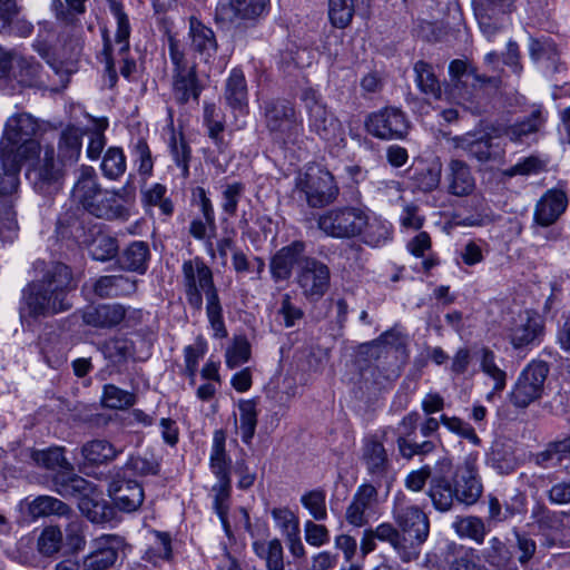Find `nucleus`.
<instances>
[{
	"label": "nucleus",
	"mask_w": 570,
	"mask_h": 570,
	"mask_svg": "<svg viewBox=\"0 0 570 570\" xmlns=\"http://www.w3.org/2000/svg\"><path fill=\"white\" fill-rule=\"evenodd\" d=\"M73 288L70 268L62 263L52 264L41 281L31 282L23 289L19 308L21 321L49 317L70 309L72 304L68 295Z\"/></svg>",
	"instance_id": "nucleus-1"
},
{
	"label": "nucleus",
	"mask_w": 570,
	"mask_h": 570,
	"mask_svg": "<svg viewBox=\"0 0 570 570\" xmlns=\"http://www.w3.org/2000/svg\"><path fill=\"white\" fill-rule=\"evenodd\" d=\"M31 459L39 466L48 470L61 469L53 478L55 490L63 498L79 500V509L92 522H101L105 518V504L98 500L100 493L96 485L73 473V468L66 460L62 448L35 450Z\"/></svg>",
	"instance_id": "nucleus-2"
},
{
	"label": "nucleus",
	"mask_w": 570,
	"mask_h": 570,
	"mask_svg": "<svg viewBox=\"0 0 570 570\" xmlns=\"http://www.w3.org/2000/svg\"><path fill=\"white\" fill-rule=\"evenodd\" d=\"M39 130L38 120L28 112H17L10 116L0 140V159L3 166L12 171L7 175L10 191L17 187L16 173L22 161L38 156L40 145L36 140Z\"/></svg>",
	"instance_id": "nucleus-3"
},
{
	"label": "nucleus",
	"mask_w": 570,
	"mask_h": 570,
	"mask_svg": "<svg viewBox=\"0 0 570 570\" xmlns=\"http://www.w3.org/2000/svg\"><path fill=\"white\" fill-rule=\"evenodd\" d=\"M183 285L186 299L191 308L200 312L203 308V296L206 299V315L214 336L224 338L227 336L223 317L218 291L214 284L213 272L202 258L185 261L181 267Z\"/></svg>",
	"instance_id": "nucleus-4"
},
{
	"label": "nucleus",
	"mask_w": 570,
	"mask_h": 570,
	"mask_svg": "<svg viewBox=\"0 0 570 570\" xmlns=\"http://www.w3.org/2000/svg\"><path fill=\"white\" fill-rule=\"evenodd\" d=\"M71 190L73 202L80 204L91 215L106 219L126 220L129 210L119 202L116 191L101 188L96 170L81 165Z\"/></svg>",
	"instance_id": "nucleus-5"
},
{
	"label": "nucleus",
	"mask_w": 570,
	"mask_h": 570,
	"mask_svg": "<svg viewBox=\"0 0 570 570\" xmlns=\"http://www.w3.org/2000/svg\"><path fill=\"white\" fill-rule=\"evenodd\" d=\"M392 514L396 524L392 549L403 562L417 559L430 533L428 515L417 505L403 502H395Z\"/></svg>",
	"instance_id": "nucleus-6"
},
{
	"label": "nucleus",
	"mask_w": 570,
	"mask_h": 570,
	"mask_svg": "<svg viewBox=\"0 0 570 570\" xmlns=\"http://www.w3.org/2000/svg\"><path fill=\"white\" fill-rule=\"evenodd\" d=\"M301 99L307 114V126L311 132L330 147L341 148L346 142L345 130L338 118L327 109L318 91L313 88L303 90Z\"/></svg>",
	"instance_id": "nucleus-7"
},
{
	"label": "nucleus",
	"mask_w": 570,
	"mask_h": 570,
	"mask_svg": "<svg viewBox=\"0 0 570 570\" xmlns=\"http://www.w3.org/2000/svg\"><path fill=\"white\" fill-rule=\"evenodd\" d=\"M226 434L223 430H216L213 434V444L209 456V468L217 478V482L212 487L213 507L220 519V522L228 532L229 524L227 514L229 510L230 498V460L225 450Z\"/></svg>",
	"instance_id": "nucleus-8"
},
{
	"label": "nucleus",
	"mask_w": 570,
	"mask_h": 570,
	"mask_svg": "<svg viewBox=\"0 0 570 570\" xmlns=\"http://www.w3.org/2000/svg\"><path fill=\"white\" fill-rule=\"evenodd\" d=\"M295 191L307 205L320 208L333 203L338 195L334 176L318 165H312L295 179Z\"/></svg>",
	"instance_id": "nucleus-9"
},
{
	"label": "nucleus",
	"mask_w": 570,
	"mask_h": 570,
	"mask_svg": "<svg viewBox=\"0 0 570 570\" xmlns=\"http://www.w3.org/2000/svg\"><path fill=\"white\" fill-rule=\"evenodd\" d=\"M266 128L273 138L284 145L296 144L302 136L303 126L294 106L286 100H268L264 102Z\"/></svg>",
	"instance_id": "nucleus-10"
},
{
	"label": "nucleus",
	"mask_w": 570,
	"mask_h": 570,
	"mask_svg": "<svg viewBox=\"0 0 570 570\" xmlns=\"http://www.w3.org/2000/svg\"><path fill=\"white\" fill-rule=\"evenodd\" d=\"M168 50L171 63L174 65L173 89L175 98L185 104L190 99L198 100L200 86L196 75V66L189 62L179 41L168 38Z\"/></svg>",
	"instance_id": "nucleus-11"
},
{
	"label": "nucleus",
	"mask_w": 570,
	"mask_h": 570,
	"mask_svg": "<svg viewBox=\"0 0 570 570\" xmlns=\"http://www.w3.org/2000/svg\"><path fill=\"white\" fill-rule=\"evenodd\" d=\"M366 223V210L350 206L326 210L317 219L318 228L327 236L334 238H353L358 236Z\"/></svg>",
	"instance_id": "nucleus-12"
},
{
	"label": "nucleus",
	"mask_w": 570,
	"mask_h": 570,
	"mask_svg": "<svg viewBox=\"0 0 570 570\" xmlns=\"http://www.w3.org/2000/svg\"><path fill=\"white\" fill-rule=\"evenodd\" d=\"M548 373L549 366L546 362H531L520 374L510 394L512 404L518 407H527L540 399Z\"/></svg>",
	"instance_id": "nucleus-13"
},
{
	"label": "nucleus",
	"mask_w": 570,
	"mask_h": 570,
	"mask_svg": "<svg viewBox=\"0 0 570 570\" xmlns=\"http://www.w3.org/2000/svg\"><path fill=\"white\" fill-rule=\"evenodd\" d=\"M126 541L118 534H101L89 543V551L81 559V570H108L115 566Z\"/></svg>",
	"instance_id": "nucleus-14"
},
{
	"label": "nucleus",
	"mask_w": 570,
	"mask_h": 570,
	"mask_svg": "<svg viewBox=\"0 0 570 570\" xmlns=\"http://www.w3.org/2000/svg\"><path fill=\"white\" fill-rule=\"evenodd\" d=\"M331 272L326 264L305 257L298 269L296 282L303 296L309 302L320 301L330 288Z\"/></svg>",
	"instance_id": "nucleus-15"
},
{
	"label": "nucleus",
	"mask_w": 570,
	"mask_h": 570,
	"mask_svg": "<svg viewBox=\"0 0 570 570\" xmlns=\"http://www.w3.org/2000/svg\"><path fill=\"white\" fill-rule=\"evenodd\" d=\"M140 309H127L121 304H100L83 311L82 321L86 325L97 328H112L126 322L127 326H134L141 321Z\"/></svg>",
	"instance_id": "nucleus-16"
},
{
	"label": "nucleus",
	"mask_w": 570,
	"mask_h": 570,
	"mask_svg": "<svg viewBox=\"0 0 570 570\" xmlns=\"http://www.w3.org/2000/svg\"><path fill=\"white\" fill-rule=\"evenodd\" d=\"M366 130L376 138L403 139L409 131L405 115L397 108H384L371 114L365 121Z\"/></svg>",
	"instance_id": "nucleus-17"
},
{
	"label": "nucleus",
	"mask_w": 570,
	"mask_h": 570,
	"mask_svg": "<svg viewBox=\"0 0 570 570\" xmlns=\"http://www.w3.org/2000/svg\"><path fill=\"white\" fill-rule=\"evenodd\" d=\"M379 505L377 488L371 483L361 484L345 510V520L357 528L366 525L376 514Z\"/></svg>",
	"instance_id": "nucleus-18"
},
{
	"label": "nucleus",
	"mask_w": 570,
	"mask_h": 570,
	"mask_svg": "<svg viewBox=\"0 0 570 570\" xmlns=\"http://www.w3.org/2000/svg\"><path fill=\"white\" fill-rule=\"evenodd\" d=\"M452 463L449 459L438 461L430 482L429 497L433 505L441 512L451 510L454 501H458L455 488L452 487Z\"/></svg>",
	"instance_id": "nucleus-19"
},
{
	"label": "nucleus",
	"mask_w": 570,
	"mask_h": 570,
	"mask_svg": "<svg viewBox=\"0 0 570 570\" xmlns=\"http://www.w3.org/2000/svg\"><path fill=\"white\" fill-rule=\"evenodd\" d=\"M420 414L415 411L406 414L400 422V435L396 439L399 452L402 458L411 460L415 455H426L434 451L435 444L430 440L417 442L415 431Z\"/></svg>",
	"instance_id": "nucleus-20"
},
{
	"label": "nucleus",
	"mask_w": 570,
	"mask_h": 570,
	"mask_svg": "<svg viewBox=\"0 0 570 570\" xmlns=\"http://www.w3.org/2000/svg\"><path fill=\"white\" fill-rule=\"evenodd\" d=\"M474 13L482 33L491 39L503 26L504 17L510 12L508 0H473Z\"/></svg>",
	"instance_id": "nucleus-21"
},
{
	"label": "nucleus",
	"mask_w": 570,
	"mask_h": 570,
	"mask_svg": "<svg viewBox=\"0 0 570 570\" xmlns=\"http://www.w3.org/2000/svg\"><path fill=\"white\" fill-rule=\"evenodd\" d=\"M306 245L302 240H294L278 249L271 259L269 268L275 281L288 279L295 265L303 263Z\"/></svg>",
	"instance_id": "nucleus-22"
},
{
	"label": "nucleus",
	"mask_w": 570,
	"mask_h": 570,
	"mask_svg": "<svg viewBox=\"0 0 570 570\" xmlns=\"http://www.w3.org/2000/svg\"><path fill=\"white\" fill-rule=\"evenodd\" d=\"M446 191L455 197H466L476 188L475 177L468 164L452 159L445 170Z\"/></svg>",
	"instance_id": "nucleus-23"
},
{
	"label": "nucleus",
	"mask_w": 570,
	"mask_h": 570,
	"mask_svg": "<svg viewBox=\"0 0 570 570\" xmlns=\"http://www.w3.org/2000/svg\"><path fill=\"white\" fill-rule=\"evenodd\" d=\"M455 492L458 502L472 505L481 498L483 487L478 475L475 465L466 461L455 473Z\"/></svg>",
	"instance_id": "nucleus-24"
},
{
	"label": "nucleus",
	"mask_w": 570,
	"mask_h": 570,
	"mask_svg": "<svg viewBox=\"0 0 570 570\" xmlns=\"http://www.w3.org/2000/svg\"><path fill=\"white\" fill-rule=\"evenodd\" d=\"M114 504L121 511H136L144 501V490L134 480L115 479L108 488Z\"/></svg>",
	"instance_id": "nucleus-25"
},
{
	"label": "nucleus",
	"mask_w": 570,
	"mask_h": 570,
	"mask_svg": "<svg viewBox=\"0 0 570 570\" xmlns=\"http://www.w3.org/2000/svg\"><path fill=\"white\" fill-rule=\"evenodd\" d=\"M188 39L190 49L204 61H209L216 55L218 45L214 31L196 17L189 18Z\"/></svg>",
	"instance_id": "nucleus-26"
},
{
	"label": "nucleus",
	"mask_w": 570,
	"mask_h": 570,
	"mask_svg": "<svg viewBox=\"0 0 570 570\" xmlns=\"http://www.w3.org/2000/svg\"><path fill=\"white\" fill-rule=\"evenodd\" d=\"M453 147L463 150L480 163L489 161L494 154L492 137L489 134L466 132L451 139Z\"/></svg>",
	"instance_id": "nucleus-27"
},
{
	"label": "nucleus",
	"mask_w": 570,
	"mask_h": 570,
	"mask_svg": "<svg viewBox=\"0 0 570 570\" xmlns=\"http://www.w3.org/2000/svg\"><path fill=\"white\" fill-rule=\"evenodd\" d=\"M566 194L560 190H549L537 203L534 220L540 226H550L566 210Z\"/></svg>",
	"instance_id": "nucleus-28"
},
{
	"label": "nucleus",
	"mask_w": 570,
	"mask_h": 570,
	"mask_svg": "<svg viewBox=\"0 0 570 570\" xmlns=\"http://www.w3.org/2000/svg\"><path fill=\"white\" fill-rule=\"evenodd\" d=\"M362 461L373 479H382L390 468V460L382 442L375 438L364 440Z\"/></svg>",
	"instance_id": "nucleus-29"
},
{
	"label": "nucleus",
	"mask_w": 570,
	"mask_h": 570,
	"mask_svg": "<svg viewBox=\"0 0 570 570\" xmlns=\"http://www.w3.org/2000/svg\"><path fill=\"white\" fill-rule=\"evenodd\" d=\"M543 323L538 314L525 312L510 333V342L514 348H521L534 343L542 334Z\"/></svg>",
	"instance_id": "nucleus-30"
},
{
	"label": "nucleus",
	"mask_w": 570,
	"mask_h": 570,
	"mask_svg": "<svg viewBox=\"0 0 570 570\" xmlns=\"http://www.w3.org/2000/svg\"><path fill=\"white\" fill-rule=\"evenodd\" d=\"M60 161L55 160L53 149H47L40 166L36 169V185L43 193L58 190L63 178V170Z\"/></svg>",
	"instance_id": "nucleus-31"
},
{
	"label": "nucleus",
	"mask_w": 570,
	"mask_h": 570,
	"mask_svg": "<svg viewBox=\"0 0 570 570\" xmlns=\"http://www.w3.org/2000/svg\"><path fill=\"white\" fill-rule=\"evenodd\" d=\"M137 289L136 279L125 275H107L99 277L94 286L99 297H117L131 295Z\"/></svg>",
	"instance_id": "nucleus-32"
},
{
	"label": "nucleus",
	"mask_w": 570,
	"mask_h": 570,
	"mask_svg": "<svg viewBox=\"0 0 570 570\" xmlns=\"http://www.w3.org/2000/svg\"><path fill=\"white\" fill-rule=\"evenodd\" d=\"M530 518L540 530L558 534L566 528V520L570 519V513L551 511L538 502L532 507Z\"/></svg>",
	"instance_id": "nucleus-33"
},
{
	"label": "nucleus",
	"mask_w": 570,
	"mask_h": 570,
	"mask_svg": "<svg viewBox=\"0 0 570 570\" xmlns=\"http://www.w3.org/2000/svg\"><path fill=\"white\" fill-rule=\"evenodd\" d=\"M569 452L570 439H563L549 443L544 450L534 454L532 460L541 469L563 466L567 470L568 465H563V462L568 461Z\"/></svg>",
	"instance_id": "nucleus-34"
},
{
	"label": "nucleus",
	"mask_w": 570,
	"mask_h": 570,
	"mask_svg": "<svg viewBox=\"0 0 570 570\" xmlns=\"http://www.w3.org/2000/svg\"><path fill=\"white\" fill-rule=\"evenodd\" d=\"M149 247L141 240L128 245L118 258L119 266L125 271L144 274L148 267Z\"/></svg>",
	"instance_id": "nucleus-35"
},
{
	"label": "nucleus",
	"mask_w": 570,
	"mask_h": 570,
	"mask_svg": "<svg viewBox=\"0 0 570 570\" xmlns=\"http://www.w3.org/2000/svg\"><path fill=\"white\" fill-rule=\"evenodd\" d=\"M366 225L361 233L363 242L372 247H380L392 239V225L366 210Z\"/></svg>",
	"instance_id": "nucleus-36"
},
{
	"label": "nucleus",
	"mask_w": 570,
	"mask_h": 570,
	"mask_svg": "<svg viewBox=\"0 0 570 570\" xmlns=\"http://www.w3.org/2000/svg\"><path fill=\"white\" fill-rule=\"evenodd\" d=\"M121 453L107 440L96 439L88 441L81 448L83 460L91 465L106 464L111 462Z\"/></svg>",
	"instance_id": "nucleus-37"
},
{
	"label": "nucleus",
	"mask_w": 570,
	"mask_h": 570,
	"mask_svg": "<svg viewBox=\"0 0 570 570\" xmlns=\"http://www.w3.org/2000/svg\"><path fill=\"white\" fill-rule=\"evenodd\" d=\"M82 132L75 127H69L61 132L58 144V157L61 165L75 164L81 154Z\"/></svg>",
	"instance_id": "nucleus-38"
},
{
	"label": "nucleus",
	"mask_w": 570,
	"mask_h": 570,
	"mask_svg": "<svg viewBox=\"0 0 570 570\" xmlns=\"http://www.w3.org/2000/svg\"><path fill=\"white\" fill-rule=\"evenodd\" d=\"M474 356L480 363L481 371L494 382L492 393L504 390L507 373L499 366L494 352L488 347H481L475 351Z\"/></svg>",
	"instance_id": "nucleus-39"
},
{
	"label": "nucleus",
	"mask_w": 570,
	"mask_h": 570,
	"mask_svg": "<svg viewBox=\"0 0 570 570\" xmlns=\"http://www.w3.org/2000/svg\"><path fill=\"white\" fill-rule=\"evenodd\" d=\"M39 73L40 65L38 62L17 55L8 77L16 79L23 87H33L40 83Z\"/></svg>",
	"instance_id": "nucleus-40"
},
{
	"label": "nucleus",
	"mask_w": 570,
	"mask_h": 570,
	"mask_svg": "<svg viewBox=\"0 0 570 570\" xmlns=\"http://www.w3.org/2000/svg\"><path fill=\"white\" fill-rule=\"evenodd\" d=\"M415 83L426 97L438 100L442 96L440 82L430 63L419 60L414 65Z\"/></svg>",
	"instance_id": "nucleus-41"
},
{
	"label": "nucleus",
	"mask_w": 570,
	"mask_h": 570,
	"mask_svg": "<svg viewBox=\"0 0 570 570\" xmlns=\"http://www.w3.org/2000/svg\"><path fill=\"white\" fill-rule=\"evenodd\" d=\"M225 98L234 109L242 110L247 106V86L240 70H232L226 81Z\"/></svg>",
	"instance_id": "nucleus-42"
},
{
	"label": "nucleus",
	"mask_w": 570,
	"mask_h": 570,
	"mask_svg": "<svg viewBox=\"0 0 570 570\" xmlns=\"http://www.w3.org/2000/svg\"><path fill=\"white\" fill-rule=\"evenodd\" d=\"M487 561L498 570H517L512 554L507 546L497 537L489 540L484 550Z\"/></svg>",
	"instance_id": "nucleus-43"
},
{
	"label": "nucleus",
	"mask_w": 570,
	"mask_h": 570,
	"mask_svg": "<svg viewBox=\"0 0 570 570\" xmlns=\"http://www.w3.org/2000/svg\"><path fill=\"white\" fill-rule=\"evenodd\" d=\"M395 535L394 524L390 522H382L375 528L366 529L361 539V551L363 554H368L376 548L375 541L386 542L392 547V539Z\"/></svg>",
	"instance_id": "nucleus-44"
},
{
	"label": "nucleus",
	"mask_w": 570,
	"mask_h": 570,
	"mask_svg": "<svg viewBox=\"0 0 570 570\" xmlns=\"http://www.w3.org/2000/svg\"><path fill=\"white\" fill-rule=\"evenodd\" d=\"M239 430L242 441L249 444L254 438L257 425L256 403L253 400H244L238 404Z\"/></svg>",
	"instance_id": "nucleus-45"
},
{
	"label": "nucleus",
	"mask_w": 570,
	"mask_h": 570,
	"mask_svg": "<svg viewBox=\"0 0 570 570\" xmlns=\"http://www.w3.org/2000/svg\"><path fill=\"white\" fill-rule=\"evenodd\" d=\"M101 351L107 358L118 364L134 356L135 346L127 337H112L102 344Z\"/></svg>",
	"instance_id": "nucleus-46"
},
{
	"label": "nucleus",
	"mask_w": 570,
	"mask_h": 570,
	"mask_svg": "<svg viewBox=\"0 0 570 570\" xmlns=\"http://www.w3.org/2000/svg\"><path fill=\"white\" fill-rule=\"evenodd\" d=\"M126 157L121 148L110 147L102 157L100 169L102 175L111 180L118 179L126 171Z\"/></svg>",
	"instance_id": "nucleus-47"
},
{
	"label": "nucleus",
	"mask_w": 570,
	"mask_h": 570,
	"mask_svg": "<svg viewBox=\"0 0 570 570\" xmlns=\"http://www.w3.org/2000/svg\"><path fill=\"white\" fill-rule=\"evenodd\" d=\"M542 124L543 117L541 111L534 110L525 120L507 127L504 129V135L511 141L520 142L523 141V139L530 134L538 131Z\"/></svg>",
	"instance_id": "nucleus-48"
},
{
	"label": "nucleus",
	"mask_w": 570,
	"mask_h": 570,
	"mask_svg": "<svg viewBox=\"0 0 570 570\" xmlns=\"http://www.w3.org/2000/svg\"><path fill=\"white\" fill-rule=\"evenodd\" d=\"M456 534L482 543L487 534L485 524L481 518L469 515L456 519L453 523Z\"/></svg>",
	"instance_id": "nucleus-49"
},
{
	"label": "nucleus",
	"mask_w": 570,
	"mask_h": 570,
	"mask_svg": "<svg viewBox=\"0 0 570 570\" xmlns=\"http://www.w3.org/2000/svg\"><path fill=\"white\" fill-rule=\"evenodd\" d=\"M111 12L117 21L115 41L118 46V53L124 56L129 50L130 23L128 16L124 12L121 4L114 2L110 6Z\"/></svg>",
	"instance_id": "nucleus-50"
},
{
	"label": "nucleus",
	"mask_w": 570,
	"mask_h": 570,
	"mask_svg": "<svg viewBox=\"0 0 570 570\" xmlns=\"http://www.w3.org/2000/svg\"><path fill=\"white\" fill-rule=\"evenodd\" d=\"M30 508L32 514L36 517L50 514L66 517L71 512L70 508L65 502L49 495L38 497L32 501Z\"/></svg>",
	"instance_id": "nucleus-51"
},
{
	"label": "nucleus",
	"mask_w": 570,
	"mask_h": 570,
	"mask_svg": "<svg viewBox=\"0 0 570 570\" xmlns=\"http://www.w3.org/2000/svg\"><path fill=\"white\" fill-rule=\"evenodd\" d=\"M222 188L220 208L228 217H234L237 214L239 200L244 196L245 185L233 181L225 184Z\"/></svg>",
	"instance_id": "nucleus-52"
},
{
	"label": "nucleus",
	"mask_w": 570,
	"mask_h": 570,
	"mask_svg": "<svg viewBox=\"0 0 570 570\" xmlns=\"http://www.w3.org/2000/svg\"><path fill=\"white\" fill-rule=\"evenodd\" d=\"M102 403L108 409L124 410L136 403V395L109 384L104 389Z\"/></svg>",
	"instance_id": "nucleus-53"
},
{
	"label": "nucleus",
	"mask_w": 570,
	"mask_h": 570,
	"mask_svg": "<svg viewBox=\"0 0 570 570\" xmlns=\"http://www.w3.org/2000/svg\"><path fill=\"white\" fill-rule=\"evenodd\" d=\"M301 503L315 520L324 521L327 518L326 493L324 490L315 489L304 493Z\"/></svg>",
	"instance_id": "nucleus-54"
},
{
	"label": "nucleus",
	"mask_w": 570,
	"mask_h": 570,
	"mask_svg": "<svg viewBox=\"0 0 570 570\" xmlns=\"http://www.w3.org/2000/svg\"><path fill=\"white\" fill-rule=\"evenodd\" d=\"M353 0H328V17L333 26L345 28L353 18Z\"/></svg>",
	"instance_id": "nucleus-55"
},
{
	"label": "nucleus",
	"mask_w": 570,
	"mask_h": 570,
	"mask_svg": "<svg viewBox=\"0 0 570 570\" xmlns=\"http://www.w3.org/2000/svg\"><path fill=\"white\" fill-rule=\"evenodd\" d=\"M118 252L117 239L106 234H98L90 244V254L96 261H108Z\"/></svg>",
	"instance_id": "nucleus-56"
},
{
	"label": "nucleus",
	"mask_w": 570,
	"mask_h": 570,
	"mask_svg": "<svg viewBox=\"0 0 570 570\" xmlns=\"http://www.w3.org/2000/svg\"><path fill=\"white\" fill-rule=\"evenodd\" d=\"M268 0H230V9L236 18L256 19L266 10Z\"/></svg>",
	"instance_id": "nucleus-57"
},
{
	"label": "nucleus",
	"mask_w": 570,
	"mask_h": 570,
	"mask_svg": "<svg viewBox=\"0 0 570 570\" xmlns=\"http://www.w3.org/2000/svg\"><path fill=\"white\" fill-rule=\"evenodd\" d=\"M88 0H52V9L58 20L65 23L73 22L76 16L82 14L86 11L85 3Z\"/></svg>",
	"instance_id": "nucleus-58"
},
{
	"label": "nucleus",
	"mask_w": 570,
	"mask_h": 570,
	"mask_svg": "<svg viewBox=\"0 0 570 570\" xmlns=\"http://www.w3.org/2000/svg\"><path fill=\"white\" fill-rule=\"evenodd\" d=\"M250 357V344L247 338L235 337L233 345L226 351V365L229 368H236L246 363Z\"/></svg>",
	"instance_id": "nucleus-59"
},
{
	"label": "nucleus",
	"mask_w": 570,
	"mask_h": 570,
	"mask_svg": "<svg viewBox=\"0 0 570 570\" xmlns=\"http://www.w3.org/2000/svg\"><path fill=\"white\" fill-rule=\"evenodd\" d=\"M126 466L140 475L156 474L158 472V461L153 453H137L129 456Z\"/></svg>",
	"instance_id": "nucleus-60"
},
{
	"label": "nucleus",
	"mask_w": 570,
	"mask_h": 570,
	"mask_svg": "<svg viewBox=\"0 0 570 570\" xmlns=\"http://www.w3.org/2000/svg\"><path fill=\"white\" fill-rule=\"evenodd\" d=\"M171 557V541L167 533L156 532L155 542L147 549L145 559L156 563L158 560H169Z\"/></svg>",
	"instance_id": "nucleus-61"
},
{
	"label": "nucleus",
	"mask_w": 570,
	"mask_h": 570,
	"mask_svg": "<svg viewBox=\"0 0 570 570\" xmlns=\"http://www.w3.org/2000/svg\"><path fill=\"white\" fill-rule=\"evenodd\" d=\"M529 55L533 61L547 59L554 62L558 56V49L550 38H530Z\"/></svg>",
	"instance_id": "nucleus-62"
},
{
	"label": "nucleus",
	"mask_w": 570,
	"mask_h": 570,
	"mask_svg": "<svg viewBox=\"0 0 570 570\" xmlns=\"http://www.w3.org/2000/svg\"><path fill=\"white\" fill-rule=\"evenodd\" d=\"M62 533L56 527H47L38 538V550L43 556H52L60 550Z\"/></svg>",
	"instance_id": "nucleus-63"
},
{
	"label": "nucleus",
	"mask_w": 570,
	"mask_h": 570,
	"mask_svg": "<svg viewBox=\"0 0 570 570\" xmlns=\"http://www.w3.org/2000/svg\"><path fill=\"white\" fill-rule=\"evenodd\" d=\"M271 513L283 535L299 532L298 518L288 508H274Z\"/></svg>",
	"instance_id": "nucleus-64"
}]
</instances>
